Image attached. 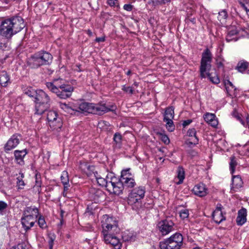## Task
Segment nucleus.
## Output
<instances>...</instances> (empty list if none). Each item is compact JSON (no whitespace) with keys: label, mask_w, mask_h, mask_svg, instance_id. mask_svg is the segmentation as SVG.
<instances>
[{"label":"nucleus","mask_w":249,"mask_h":249,"mask_svg":"<svg viewBox=\"0 0 249 249\" xmlns=\"http://www.w3.org/2000/svg\"><path fill=\"white\" fill-rule=\"evenodd\" d=\"M95 40L97 42H103L105 41V37L102 36L99 37H96Z\"/></svg>","instance_id":"obj_55"},{"label":"nucleus","mask_w":249,"mask_h":249,"mask_svg":"<svg viewBox=\"0 0 249 249\" xmlns=\"http://www.w3.org/2000/svg\"><path fill=\"white\" fill-rule=\"evenodd\" d=\"M124 9L127 11H131L132 10L133 6L129 4H125L124 5Z\"/></svg>","instance_id":"obj_52"},{"label":"nucleus","mask_w":249,"mask_h":249,"mask_svg":"<svg viewBox=\"0 0 249 249\" xmlns=\"http://www.w3.org/2000/svg\"><path fill=\"white\" fill-rule=\"evenodd\" d=\"M38 93V90H35L32 88H27L25 90V93L28 96L33 98L34 100L35 99L36 96Z\"/></svg>","instance_id":"obj_35"},{"label":"nucleus","mask_w":249,"mask_h":249,"mask_svg":"<svg viewBox=\"0 0 249 249\" xmlns=\"http://www.w3.org/2000/svg\"><path fill=\"white\" fill-rule=\"evenodd\" d=\"M27 153L26 149L15 150L14 156L16 162L20 165H23L24 164V158Z\"/></svg>","instance_id":"obj_19"},{"label":"nucleus","mask_w":249,"mask_h":249,"mask_svg":"<svg viewBox=\"0 0 249 249\" xmlns=\"http://www.w3.org/2000/svg\"><path fill=\"white\" fill-rule=\"evenodd\" d=\"M183 238L181 234L176 232L163 242L160 243V249H180Z\"/></svg>","instance_id":"obj_8"},{"label":"nucleus","mask_w":249,"mask_h":249,"mask_svg":"<svg viewBox=\"0 0 249 249\" xmlns=\"http://www.w3.org/2000/svg\"><path fill=\"white\" fill-rule=\"evenodd\" d=\"M163 121L166 123V127L168 131L172 132L175 129V126L172 119H163Z\"/></svg>","instance_id":"obj_37"},{"label":"nucleus","mask_w":249,"mask_h":249,"mask_svg":"<svg viewBox=\"0 0 249 249\" xmlns=\"http://www.w3.org/2000/svg\"><path fill=\"white\" fill-rule=\"evenodd\" d=\"M180 217L182 219L188 218L189 216V211L187 209H182L179 212Z\"/></svg>","instance_id":"obj_44"},{"label":"nucleus","mask_w":249,"mask_h":249,"mask_svg":"<svg viewBox=\"0 0 249 249\" xmlns=\"http://www.w3.org/2000/svg\"><path fill=\"white\" fill-rule=\"evenodd\" d=\"M192 120L190 119L185 120L183 122L182 125L183 127H185L190 124L192 123Z\"/></svg>","instance_id":"obj_56"},{"label":"nucleus","mask_w":249,"mask_h":249,"mask_svg":"<svg viewBox=\"0 0 249 249\" xmlns=\"http://www.w3.org/2000/svg\"><path fill=\"white\" fill-rule=\"evenodd\" d=\"M48 241L54 242L55 239V235L53 234H49L48 236Z\"/></svg>","instance_id":"obj_57"},{"label":"nucleus","mask_w":249,"mask_h":249,"mask_svg":"<svg viewBox=\"0 0 249 249\" xmlns=\"http://www.w3.org/2000/svg\"><path fill=\"white\" fill-rule=\"evenodd\" d=\"M111 177H109L108 176L106 177V178H103L102 177H100V178H97V180H96L97 183L102 186H105L107 189V185H108V183L110 182Z\"/></svg>","instance_id":"obj_31"},{"label":"nucleus","mask_w":249,"mask_h":249,"mask_svg":"<svg viewBox=\"0 0 249 249\" xmlns=\"http://www.w3.org/2000/svg\"><path fill=\"white\" fill-rule=\"evenodd\" d=\"M93 174L96 180H97V178H100L101 177V176L98 175L97 172H93Z\"/></svg>","instance_id":"obj_59"},{"label":"nucleus","mask_w":249,"mask_h":249,"mask_svg":"<svg viewBox=\"0 0 249 249\" xmlns=\"http://www.w3.org/2000/svg\"><path fill=\"white\" fill-rule=\"evenodd\" d=\"M79 109L82 112L102 115L109 111L115 112L117 107L114 104L107 106L104 102L97 104L83 102L79 105Z\"/></svg>","instance_id":"obj_4"},{"label":"nucleus","mask_w":249,"mask_h":249,"mask_svg":"<svg viewBox=\"0 0 249 249\" xmlns=\"http://www.w3.org/2000/svg\"><path fill=\"white\" fill-rule=\"evenodd\" d=\"M226 89L229 95L232 96H236L237 89L232 83L228 79H224L223 81Z\"/></svg>","instance_id":"obj_22"},{"label":"nucleus","mask_w":249,"mask_h":249,"mask_svg":"<svg viewBox=\"0 0 249 249\" xmlns=\"http://www.w3.org/2000/svg\"><path fill=\"white\" fill-rule=\"evenodd\" d=\"M25 26L24 20L20 17L3 19L0 23V35L7 39H10L23 29Z\"/></svg>","instance_id":"obj_2"},{"label":"nucleus","mask_w":249,"mask_h":249,"mask_svg":"<svg viewBox=\"0 0 249 249\" xmlns=\"http://www.w3.org/2000/svg\"><path fill=\"white\" fill-rule=\"evenodd\" d=\"M226 40L227 42H229L231 41H236L237 39H235L232 36H230V35L228 34L226 36Z\"/></svg>","instance_id":"obj_54"},{"label":"nucleus","mask_w":249,"mask_h":249,"mask_svg":"<svg viewBox=\"0 0 249 249\" xmlns=\"http://www.w3.org/2000/svg\"><path fill=\"white\" fill-rule=\"evenodd\" d=\"M193 191L195 195L199 197H203L207 195L208 190L203 183H199L194 187Z\"/></svg>","instance_id":"obj_17"},{"label":"nucleus","mask_w":249,"mask_h":249,"mask_svg":"<svg viewBox=\"0 0 249 249\" xmlns=\"http://www.w3.org/2000/svg\"><path fill=\"white\" fill-rule=\"evenodd\" d=\"M243 184L242 179L239 176H233L231 190L237 192L239 189L242 187Z\"/></svg>","instance_id":"obj_25"},{"label":"nucleus","mask_w":249,"mask_h":249,"mask_svg":"<svg viewBox=\"0 0 249 249\" xmlns=\"http://www.w3.org/2000/svg\"><path fill=\"white\" fill-rule=\"evenodd\" d=\"M73 89L74 88L72 86L67 84L60 87L57 91H54L53 93H55L59 98L66 99L69 98L71 95Z\"/></svg>","instance_id":"obj_12"},{"label":"nucleus","mask_w":249,"mask_h":249,"mask_svg":"<svg viewBox=\"0 0 249 249\" xmlns=\"http://www.w3.org/2000/svg\"><path fill=\"white\" fill-rule=\"evenodd\" d=\"M21 224L26 231L30 230L35 224L36 220L33 218L32 216L23 215L21 218Z\"/></svg>","instance_id":"obj_18"},{"label":"nucleus","mask_w":249,"mask_h":249,"mask_svg":"<svg viewBox=\"0 0 249 249\" xmlns=\"http://www.w3.org/2000/svg\"><path fill=\"white\" fill-rule=\"evenodd\" d=\"M122 237L124 242H133L136 238V233L133 231L126 230L123 232Z\"/></svg>","instance_id":"obj_24"},{"label":"nucleus","mask_w":249,"mask_h":249,"mask_svg":"<svg viewBox=\"0 0 249 249\" xmlns=\"http://www.w3.org/2000/svg\"><path fill=\"white\" fill-rule=\"evenodd\" d=\"M75 70L78 72H80L82 71V70H81L80 68V65H76V68L75 69Z\"/></svg>","instance_id":"obj_62"},{"label":"nucleus","mask_w":249,"mask_h":249,"mask_svg":"<svg viewBox=\"0 0 249 249\" xmlns=\"http://www.w3.org/2000/svg\"><path fill=\"white\" fill-rule=\"evenodd\" d=\"M122 89L124 92L128 93L130 94H133L134 90L131 87H126L125 85L122 86Z\"/></svg>","instance_id":"obj_46"},{"label":"nucleus","mask_w":249,"mask_h":249,"mask_svg":"<svg viewBox=\"0 0 249 249\" xmlns=\"http://www.w3.org/2000/svg\"><path fill=\"white\" fill-rule=\"evenodd\" d=\"M21 135L18 134H15L10 138L4 146V150L8 152L15 148L19 143Z\"/></svg>","instance_id":"obj_14"},{"label":"nucleus","mask_w":249,"mask_h":249,"mask_svg":"<svg viewBox=\"0 0 249 249\" xmlns=\"http://www.w3.org/2000/svg\"><path fill=\"white\" fill-rule=\"evenodd\" d=\"M223 206L221 204H217L216 209L213 213V219L214 221L217 224H220L222 221L226 220V217L224 215L225 213H223L222 210Z\"/></svg>","instance_id":"obj_13"},{"label":"nucleus","mask_w":249,"mask_h":249,"mask_svg":"<svg viewBox=\"0 0 249 249\" xmlns=\"http://www.w3.org/2000/svg\"><path fill=\"white\" fill-rule=\"evenodd\" d=\"M47 119L50 127L53 129H60L61 127V120L57 117V114L55 111H49L47 113Z\"/></svg>","instance_id":"obj_11"},{"label":"nucleus","mask_w":249,"mask_h":249,"mask_svg":"<svg viewBox=\"0 0 249 249\" xmlns=\"http://www.w3.org/2000/svg\"><path fill=\"white\" fill-rule=\"evenodd\" d=\"M224 59L221 57H219L216 59V64L218 68H223L224 67L223 62L224 61Z\"/></svg>","instance_id":"obj_47"},{"label":"nucleus","mask_w":249,"mask_h":249,"mask_svg":"<svg viewBox=\"0 0 249 249\" xmlns=\"http://www.w3.org/2000/svg\"><path fill=\"white\" fill-rule=\"evenodd\" d=\"M60 178L63 185H68L69 183V176L67 171L62 172Z\"/></svg>","instance_id":"obj_38"},{"label":"nucleus","mask_w":249,"mask_h":249,"mask_svg":"<svg viewBox=\"0 0 249 249\" xmlns=\"http://www.w3.org/2000/svg\"><path fill=\"white\" fill-rule=\"evenodd\" d=\"M177 178L179 179L178 181L176 183L177 184L179 185L182 183L185 178V172L183 168L179 166L177 169Z\"/></svg>","instance_id":"obj_30"},{"label":"nucleus","mask_w":249,"mask_h":249,"mask_svg":"<svg viewBox=\"0 0 249 249\" xmlns=\"http://www.w3.org/2000/svg\"><path fill=\"white\" fill-rule=\"evenodd\" d=\"M174 116V108L173 107H170L166 108L164 119H173Z\"/></svg>","instance_id":"obj_34"},{"label":"nucleus","mask_w":249,"mask_h":249,"mask_svg":"<svg viewBox=\"0 0 249 249\" xmlns=\"http://www.w3.org/2000/svg\"><path fill=\"white\" fill-rule=\"evenodd\" d=\"M39 214L38 209L35 206L27 207L24 211L23 215L32 216L33 218L36 219Z\"/></svg>","instance_id":"obj_23"},{"label":"nucleus","mask_w":249,"mask_h":249,"mask_svg":"<svg viewBox=\"0 0 249 249\" xmlns=\"http://www.w3.org/2000/svg\"><path fill=\"white\" fill-rule=\"evenodd\" d=\"M102 234L106 244L115 249H121L122 243L115 234L119 232L117 222L113 217L107 215L103 216L102 221Z\"/></svg>","instance_id":"obj_1"},{"label":"nucleus","mask_w":249,"mask_h":249,"mask_svg":"<svg viewBox=\"0 0 249 249\" xmlns=\"http://www.w3.org/2000/svg\"><path fill=\"white\" fill-rule=\"evenodd\" d=\"M237 33L238 31L237 29L234 27H231V28L229 29L228 34L230 35V36H234L237 34Z\"/></svg>","instance_id":"obj_49"},{"label":"nucleus","mask_w":249,"mask_h":249,"mask_svg":"<svg viewBox=\"0 0 249 249\" xmlns=\"http://www.w3.org/2000/svg\"><path fill=\"white\" fill-rule=\"evenodd\" d=\"M87 33L89 36H91L92 35V33L90 30H87Z\"/></svg>","instance_id":"obj_64"},{"label":"nucleus","mask_w":249,"mask_h":249,"mask_svg":"<svg viewBox=\"0 0 249 249\" xmlns=\"http://www.w3.org/2000/svg\"><path fill=\"white\" fill-rule=\"evenodd\" d=\"M228 17L227 12L225 10H223L218 13V19L222 22L225 20Z\"/></svg>","instance_id":"obj_40"},{"label":"nucleus","mask_w":249,"mask_h":249,"mask_svg":"<svg viewBox=\"0 0 249 249\" xmlns=\"http://www.w3.org/2000/svg\"><path fill=\"white\" fill-rule=\"evenodd\" d=\"M145 194V188L140 186L131 190L127 197L128 204L133 207V209H137L141 206L142 200Z\"/></svg>","instance_id":"obj_7"},{"label":"nucleus","mask_w":249,"mask_h":249,"mask_svg":"<svg viewBox=\"0 0 249 249\" xmlns=\"http://www.w3.org/2000/svg\"><path fill=\"white\" fill-rule=\"evenodd\" d=\"M213 54L208 48H206L202 53L199 69L200 76L201 78L208 76L210 80L213 84H217L220 82L218 75L214 74L213 76L210 73L211 70Z\"/></svg>","instance_id":"obj_3"},{"label":"nucleus","mask_w":249,"mask_h":249,"mask_svg":"<svg viewBox=\"0 0 249 249\" xmlns=\"http://www.w3.org/2000/svg\"><path fill=\"white\" fill-rule=\"evenodd\" d=\"M8 205L7 204L3 201L0 200V213H2L3 211L7 208Z\"/></svg>","instance_id":"obj_48"},{"label":"nucleus","mask_w":249,"mask_h":249,"mask_svg":"<svg viewBox=\"0 0 249 249\" xmlns=\"http://www.w3.org/2000/svg\"><path fill=\"white\" fill-rule=\"evenodd\" d=\"M66 84L64 80L60 78L54 79L53 82H47L46 85L50 91L53 92L57 91L60 87Z\"/></svg>","instance_id":"obj_15"},{"label":"nucleus","mask_w":249,"mask_h":249,"mask_svg":"<svg viewBox=\"0 0 249 249\" xmlns=\"http://www.w3.org/2000/svg\"><path fill=\"white\" fill-rule=\"evenodd\" d=\"M159 135L160 136V140L165 144H167L169 143L170 140H169L168 137L166 135L161 133H159Z\"/></svg>","instance_id":"obj_45"},{"label":"nucleus","mask_w":249,"mask_h":249,"mask_svg":"<svg viewBox=\"0 0 249 249\" xmlns=\"http://www.w3.org/2000/svg\"><path fill=\"white\" fill-rule=\"evenodd\" d=\"M10 82V77L5 71L0 72V84L3 87H6Z\"/></svg>","instance_id":"obj_28"},{"label":"nucleus","mask_w":249,"mask_h":249,"mask_svg":"<svg viewBox=\"0 0 249 249\" xmlns=\"http://www.w3.org/2000/svg\"><path fill=\"white\" fill-rule=\"evenodd\" d=\"M110 182L107 185V190L110 193H113L116 195H119L122 193L123 185L121 181H117L115 177L111 176Z\"/></svg>","instance_id":"obj_10"},{"label":"nucleus","mask_w":249,"mask_h":249,"mask_svg":"<svg viewBox=\"0 0 249 249\" xmlns=\"http://www.w3.org/2000/svg\"><path fill=\"white\" fill-rule=\"evenodd\" d=\"M11 249H25L23 244H18L17 246H13Z\"/></svg>","instance_id":"obj_53"},{"label":"nucleus","mask_w":249,"mask_h":249,"mask_svg":"<svg viewBox=\"0 0 249 249\" xmlns=\"http://www.w3.org/2000/svg\"><path fill=\"white\" fill-rule=\"evenodd\" d=\"M34 101L36 103L35 114L39 115L43 114L50 108L52 102L50 96L41 89L38 90Z\"/></svg>","instance_id":"obj_5"},{"label":"nucleus","mask_w":249,"mask_h":249,"mask_svg":"<svg viewBox=\"0 0 249 249\" xmlns=\"http://www.w3.org/2000/svg\"><path fill=\"white\" fill-rule=\"evenodd\" d=\"M38 224L40 228L42 229L45 228L47 227L45 219L42 215H40L38 218Z\"/></svg>","instance_id":"obj_41"},{"label":"nucleus","mask_w":249,"mask_h":249,"mask_svg":"<svg viewBox=\"0 0 249 249\" xmlns=\"http://www.w3.org/2000/svg\"><path fill=\"white\" fill-rule=\"evenodd\" d=\"M171 0H158V3L159 4H163L169 2Z\"/></svg>","instance_id":"obj_58"},{"label":"nucleus","mask_w":249,"mask_h":249,"mask_svg":"<svg viewBox=\"0 0 249 249\" xmlns=\"http://www.w3.org/2000/svg\"><path fill=\"white\" fill-rule=\"evenodd\" d=\"M91 194L94 201L96 203L102 201L105 198L104 192L100 189H92Z\"/></svg>","instance_id":"obj_20"},{"label":"nucleus","mask_w":249,"mask_h":249,"mask_svg":"<svg viewBox=\"0 0 249 249\" xmlns=\"http://www.w3.org/2000/svg\"><path fill=\"white\" fill-rule=\"evenodd\" d=\"M52 55L46 51H41L32 55L28 61L32 68H37L43 65H48L52 63Z\"/></svg>","instance_id":"obj_6"},{"label":"nucleus","mask_w":249,"mask_h":249,"mask_svg":"<svg viewBox=\"0 0 249 249\" xmlns=\"http://www.w3.org/2000/svg\"><path fill=\"white\" fill-rule=\"evenodd\" d=\"M107 3L110 6H118V0H107Z\"/></svg>","instance_id":"obj_50"},{"label":"nucleus","mask_w":249,"mask_h":249,"mask_svg":"<svg viewBox=\"0 0 249 249\" xmlns=\"http://www.w3.org/2000/svg\"><path fill=\"white\" fill-rule=\"evenodd\" d=\"M64 185V191L65 192H67L69 189V187H70L69 183L68 184V185Z\"/></svg>","instance_id":"obj_61"},{"label":"nucleus","mask_w":249,"mask_h":249,"mask_svg":"<svg viewBox=\"0 0 249 249\" xmlns=\"http://www.w3.org/2000/svg\"><path fill=\"white\" fill-rule=\"evenodd\" d=\"M122 137L120 133H115L114 135L113 140L116 144L120 145L122 142Z\"/></svg>","instance_id":"obj_43"},{"label":"nucleus","mask_w":249,"mask_h":249,"mask_svg":"<svg viewBox=\"0 0 249 249\" xmlns=\"http://www.w3.org/2000/svg\"><path fill=\"white\" fill-rule=\"evenodd\" d=\"M230 169L231 171V174H233L235 171V168L237 166V163L235 160V157L234 156H232L230 158Z\"/></svg>","instance_id":"obj_39"},{"label":"nucleus","mask_w":249,"mask_h":249,"mask_svg":"<svg viewBox=\"0 0 249 249\" xmlns=\"http://www.w3.org/2000/svg\"><path fill=\"white\" fill-rule=\"evenodd\" d=\"M120 181L122 183L123 187L124 189H131L133 188L136 185V183L134 178L126 179Z\"/></svg>","instance_id":"obj_29"},{"label":"nucleus","mask_w":249,"mask_h":249,"mask_svg":"<svg viewBox=\"0 0 249 249\" xmlns=\"http://www.w3.org/2000/svg\"><path fill=\"white\" fill-rule=\"evenodd\" d=\"M59 106L61 109L71 114H72L74 110L69 105L66 104V103H60Z\"/></svg>","instance_id":"obj_36"},{"label":"nucleus","mask_w":249,"mask_h":249,"mask_svg":"<svg viewBox=\"0 0 249 249\" xmlns=\"http://www.w3.org/2000/svg\"><path fill=\"white\" fill-rule=\"evenodd\" d=\"M133 176L130 172V169L124 170L121 172V176L120 181H123L126 179L133 178Z\"/></svg>","instance_id":"obj_33"},{"label":"nucleus","mask_w":249,"mask_h":249,"mask_svg":"<svg viewBox=\"0 0 249 249\" xmlns=\"http://www.w3.org/2000/svg\"><path fill=\"white\" fill-rule=\"evenodd\" d=\"M238 2L240 7H242L245 11H246L248 15L249 16V3H244L241 0L239 1Z\"/></svg>","instance_id":"obj_42"},{"label":"nucleus","mask_w":249,"mask_h":249,"mask_svg":"<svg viewBox=\"0 0 249 249\" xmlns=\"http://www.w3.org/2000/svg\"><path fill=\"white\" fill-rule=\"evenodd\" d=\"M249 67V62L244 59L239 61L235 69L239 72L244 73Z\"/></svg>","instance_id":"obj_27"},{"label":"nucleus","mask_w":249,"mask_h":249,"mask_svg":"<svg viewBox=\"0 0 249 249\" xmlns=\"http://www.w3.org/2000/svg\"><path fill=\"white\" fill-rule=\"evenodd\" d=\"M187 135L190 137L186 142L189 146H195L198 143L199 140L196 136V131L195 128L189 129L187 131Z\"/></svg>","instance_id":"obj_16"},{"label":"nucleus","mask_w":249,"mask_h":249,"mask_svg":"<svg viewBox=\"0 0 249 249\" xmlns=\"http://www.w3.org/2000/svg\"><path fill=\"white\" fill-rule=\"evenodd\" d=\"M24 177V174L22 172L19 173V176L17 177V186L18 189L19 190H22L24 188L25 185L24 181L23 180V178Z\"/></svg>","instance_id":"obj_32"},{"label":"nucleus","mask_w":249,"mask_h":249,"mask_svg":"<svg viewBox=\"0 0 249 249\" xmlns=\"http://www.w3.org/2000/svg\"><path fill=\"white\" fill-rule=\"evenodd\" d=\"M246 120H247V125H248V128H249V115H248L247 116Z\"/></svg>","instance_id":"obj_63"},{"label":"nucleus","mask_w":249,"mask_h":249,"mask_svg":"<svg viewBox=\"0 0 249 249\" xmlns=\"http://www.w3.org/2000/svg\"><path fill=\"white\" fill-rule=\"evenodd\" d=\"M205 121L213 127L218 125V122L214 114L207 113L204 117Z\"/></svg>","instance_id":"obj_26"},{"label":"nucleus","mask_w":249,"mask_h":249,"mask_svg":"<svg viewBox=\"0 0 249 249\" xmlns=\"http://www.w3.org/2000/svg\"><path fill=\"white\" fill-rule=\"evenodd\" d=\"M48 244L49 246V249H53V242L48 241Z\"/></svg>","instance_id":"obj_60"},{"label":"nucleus","mask_w":249,"mask_h":249,"mask_svg":"<svg viewBox=\"0 0 249 249\" xmlns=\"http://www.w3.org/2000/svg\"><path fill=\"white\" fill-rule=\"evenodd\" d=\"M157 228L162 235H166L175 230V224L171 220L166 219L160 221Z\"/></svg>","instance_id":"obj_9"},{"label":"nucleus","mask_w":249,"mask_h":249,"mask_svg":"<svg viewBox=\"0 0 249 249\" xmlns=\"http://www.w3.org/2000/svg\"><path fill=\"white\" fill-rule=\"evenodd\" d=\"M247 212L245 208H242L238 212L236 223L238 226L243 225L247 221Z\"/></svg>","instance_id":"obj_21"},{"label":"nucleus","mask_w":249,"mask_h":249,"mask_svg":"<svg viewBox=\"0 0 249 249\" xmlns=\"http://www.w3.org/2000/svg\"><path fill=\"white\" fill-rule=\"evenodd\" d=\"M36 186L38 187H40L41 185V181L40 180V176L36 174Z\"/></svg>","instance_id":"obj_51"}]
</instances>
